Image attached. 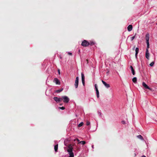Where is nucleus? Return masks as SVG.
Returning <instances> with one entry per match:
<instances>
[{
    "label": "nucleus",
    "instance_id": "22",
    "mask_svg": "<svg viewBox=\"0 0 157 157\" xmlns=\"http://www.w3.org/2000/svg\"><path fill=\"white\" fill-rule=\"evenodd\" d=\"M154 64V62H152L151 63H150V66L152 67L153 66Z\"/></svg>",
    "mask_w": 157,
    "mask_h": 157
},
{
    "label": "nucleus",
    "instance_id": "15",
    "mask_svg": "<svg viewBox=\"0 0 157 157\" xmlns=\"http://www.w3.org/2000/svg\"><path fill=\"white\" fill-rule=\"evenodd\" d=\"M58 149V144H57L55 146L54 150L56 152L57 151Z\"/></svg>",
    "mask_w": 157,
    "mask_h": 157
},
{
    "label": "nucleus",
    "instance_id": "21",
    "mask_svg": "<svg viewBox=\"0 0 157 157\" xmlns=\"http://www.w3.org/2000/svg\"><path fill=\"white\" fill-rule=\"evenodd\" d=\"M63 90V89L58 90H56V93H59Z\"/></svg>",
    "mask_w": 157,
    "mask_h": 157
},
{
    "label": "nucleus",
    "instance_id": "28",
    "mask_svg": "<svg viewBox=\"0 0 157 157\" xmlns=\"http://www.w3.org/2000/svg\"><path fill=\"white\" fill-rule=\"evenodd\" d=\"M121 123L123 124H125V122L124 121H122L121 122Z\"/></svg>",
    "mask_w": 157,
    "mask_h": 157
},
{
    "label": "nucleus",
    "instance_id": "31",
    "mask_svg": "<svg viewBox=\"0 0 157 157\" xmlns=\"http://www.w3.org/2000/svg\"><path fill=\"white\" fill-rule=\"evenodd\" d=\"M77 141H78V143L80 142V140L78 139H77Z\"/></svg>",
    "mask_w": 157,
    "mask_h": 157
},
{
    "label": "nucleus",
    "instance_id": "6",
    "mask_svg": "<svg viewBox=\"0 0 157 157\" xmlns=\"http://www.w3.org/2000/svg\"><path fill=\"white\" fill-rule=\"evenodd\" d=\"M142 85L146 89H148L150 90H152V89L150 88L144 82L142 83Z\"/></svg>",
    "mask_w": 157,
    "mask_h": 157
},
{
    "label": "nucleus",
    "instance_id": "34",
    "mask_svg": "<svg viewBox=\"0 0 157 157\" xmlns=\"http://www.w3.org/2000/svg\"><path fill=\"white\" fill-rule=\"evenodd\" d=\"M136 156V154L135 153H134V156Z\"/></svg>",
    "mask_w": 157,
    "mask_h": 157
},
{
    "label": "nucleus",
    "instance_id": "38",
    "mask_svg": "<svg viewBox=\"0 0 157 157\" xmlns=\"http://www.w3.org/2000/svg\"><path fill=\"white\" fill-rule=\"evenodd\" d=\"M156 24H157V23H156Z\"/></svg>",
    "mask_w": 157,
    "mask_h": 157
},
{
    "label": "nucleus",
    "instance_id": "25",
    "mask_svg": "<svg viewBox=\"0 0 157 157\" xmlns=\"http://www.w3.org/2000/svg\"><path fill=\"white\" fill-rule=\"evenodd\" d=\"M59 109L62 110H63L65 109V108L63 106L62 107H59Z\"/></svg>",
    "mask_w": 157,
    "mask_h": 157
},
{
    "label": "nucleus",
    "instance_id": "8",
    "mask_svg": "<svg viewBox=\"0 0 157 157\" xmlns=\"http://www.w3.org/2000/svg\"><path fill=\"white\" fill-rule=\"evenodd\" d=\"M68 149L67 150V151L69 153L72 152L73 147L71 145H69L68 146Z\"/></svg>",
    "mask_w": 157,
    "mask_h": 157
},
{
    "label": "nucleus",
    "instance_id": "19",
    "mask_svg": "<svg viewBox=\"0 0 157 157\" xmlns=\"http://www.w3.org/2000/svg\"><path fill=\"white\" fill-rule=\"evenodd\" d=\"M83 122H81L78 125V127H80L82 126L83 125Z\"/></svg>",
    "mask_w": 157,
    "mask_h": 157
},
{
    "label": "nucleus",
    "instance_id": "9",
    "mask_svg": "<svg viewBox=\"0 0 157 157\" xmlns=\"http://www.w3.org/2000/svg\"><path fill=\"white\" fill-rule=\"evenodd\" d=\"M102 82L103 83V84L105 85V86L107 88H108L110 87V85L109 84H107L104 81L102 80Z\"/></svg>",
    "mask_w": 157,
    "mask_h": 157
},
{
    "label": "nucleus",
    "instance_id": "7",
    "mask_svg": "<svg viewBox=\"0 0 157 157\" xmlns=\"http://www.w3.org/2000/svg\"><path fill=\"white\" fill-rule=\"evenodd\" d=\"M82 80L83 86L85 85V76L83 73H81Z\"/></svg>",
    "mask_w": 157,
    "mask_h": 157
},
{
    "label": "nucleus",
    "instance_id": "18",
    "mask_svg": "<svg viewBox=\"0 0 157 157\" xmlns=\"http://www.w3.org/2000/svg\"><path fill=\"white\" fill-rule=\"evenodd\" d=\"M86 143V142L84 141H80L78 143V144H81L83 145L85 144Z\"/></svg>",
    "mask_w": 157,
    "mask_h": 157
},
{
    "label": "nucleus",
    "instance_id": "23",
    "mask_svg": "<svg viewBox=\"0 0 157 157\" xmlns=\"http://www.w3.org/2000/svg\"><path fill=\"white\" fill-rule=\"evenodd\" d=\"M89 45H93L94 44V43L93 42H91L90 43H89Z\"/></svg>",
    "mask_w": 157,
    "mask_h": 157
},
{
    "label": "nucleus",
    "instance_id": "16",
    "mask_svg": "<svg viewBox=\"0 0 157 157\" xmlns=\"http://www.w3.org/2000/svg\"><path fill=\"white\" fill-rule=\"evenodd\" d=\"M133 82L134 83H136L137 82V78L136 77H134L132 79Z\"/></svg>",
    "mask_w": 157,
    "mask_h": 157
},
{
    "label": "nucleus",
    "instance_id": "10",
    "mask_svg": "<svg viewBox=\"0 0 157 157\" xmlns=\"http://www.w3.org/2000/svg\"><path fill=\"white\" fill-rule=\"evenodd\" d=\"M53 82L56 83V84L60 85V82L59 80L57 78H55L54 79Z\"/></svg>",
    "mask_w": 157,
    "mask_h": 157
},
{
    "label": "nucleus",
    "instance_id": "2",
    "mask_svg": "<svg viewBox=\"0 0 157 157\" xmlns=\"http://www.w3.org/2000/svg\"><path fill=\"white\" fill-rule=\"evenodd\" d=\"M81 45L84 47L88 46L89 45V42L86 40H84L82 42Z\"/></svg>",
    "mask_w": 157,
    "mask_h": 157
},
{
    "label": "nucleus",
    "instance_id": "20",
    "mask_svg": "<svg viewBox=\"0 0 157 157\" xmlns=\"http://www.w3.org/2000/svg\"><path fill=\"white\" fill-rule=\"evenodd\" d=\"M137 137L139 138V139H140L141 140H143V137H142V136L140 135H138L137 136Z\"/></svg>",
    "mask_w": 157,
    "mask_h": 157
},
{
    "label": "nucleus",
    "instance_id": "30",
    "mask_svg": "<svg viewBox=\"0 0 157 157\" xmlns=\"http://www.w3.org/2000/svg\"><path fill=\"white\" fill-rule=\"evenodd\" d=\"M68 55H72V54L71 53V52H68Z\"/></svg>",
    "mask_w": 157,
    "mask_h": 157
},
{
    "label": "nucleus",
    "instance_id": "33",
    "mask_svg": "<svg viewBox=\"0 0 157 157\" xmlns=\"http://www.w3.org/2000/svg\"><path fill=\"white\" fill-rule=\"evenodd\" d=\"M86 61H87V63H88V60L87 59H86Z\"/></svg>",
    "mask_w": 157,
    "mask_h": 157
},
{
    "label": "nucleus",
    "instance_id": "11",
    "mask_svg": "<svg viewBox=\"0 0 157 157\" xmlns=\"http://www.w3.org/2000/svg\"><path fill=\"white\" fill-rule=\"evenodd\" d=\"M127 29H128V31H131L132 30V25H129L127 28Z\"/></svg>",
    "mask_w": 157,
    "mask_h": 157
},
{
    "label": "nucleus",
    "instance_id": "13",
    "mask_svg": "<svg viewBox=\"0 0 157 157\" xmlns=\"http://www.w3.org/2000/svg\"><path fill=\"white\" fill-rule=\"evenodd\" d=\"M54 100L57 102H60V100L59 99V98L57 97H54L53 98Z\"/></svg>",
    "mask_w": 157,
    "mask_h": 157
},
{
    "label": "nucleus",
    "instance_id": "32",
    "mask_svg": "<svg viewBox=\"0 0 157 157\" xmlns=\"http://www.w3.org/2000/svg\"><path fill=\"white\" fill-rule=\"evenodd\" d=\"M141 157H146L144 155H143Z\"/></svg>",
    "mask_w": 157,
    "mask_h": 157
},
{
    "label": "nucleus",
    "instance_id": "3",
    "mask_svg": "<svg viewBox=\"0 0 157 157\" xmlns=\"http://www.w3.org/2000/svg\"><path fill=\"white\" fill-rule=\"evenodd\" d=\"M63 102L64 103H67L69 101V98L67 96H63Z\"/></svg>",
    "mask_w": 157,
    "mask_h": 157
},
{
    "label": "nucleus",
    "instance_id": "17",
    "mask_svg": "<svg viewBox=\"0 0 157 157\" xmlns=\"http://www.w3.org/2000/svg\"><path fill=\"white\" fill-rule=\"evenodd\" d=\"M69 154L70 155L69 157H74V153L73 152H69Z\"/></svg>",
    "mask_w": 157,
    "mask_h": 157
},
{
    "label": "nucleus",
    "instance_id": "36",
    "mask_svg": "<svg viewBox=\"0 0 157 157\" xmlns=\"http://www.w3.org/2000/svg\"><path fill=\"white\" fill-rule=\"evenodd\" d=\"M60 105H62V104H60Z\"/></svg>",
    "mask_w": 157,
    "mask_h": 157
},
{
    "label": "nucleus",
    "instance_id": "1",
    "mask_svg": "<svg viewBox=\"0 0 157 157\" xmlns=\"http://www.w3.org/2000/svg\"><path fill=\"white\" fill-rule=\"evenodd\" d=\"M149 34L148 33L147 34L145 35L146 40V43L147 44V48L146 49V57L147 59H149V53L148 48H149Z\"/></svg>",
    "mask_w": 157,
    "mask_h": 157
},
{
    "label": "nucleus",
    "instance_id": "24",
    "mask_svg": "<svg viewBox=\"0 0 157 157\" xmlns=\"http://www.w3.org/2000/svg\"><path fill=\"white\" fill-rule=\"evenodd\" d=\"M135 36H133L131 38V41H132L134 40V39L135 38Z\"/></svg>",
    "mask_w": 157,
    "mask_h": 157
},
{
    "label": "nucleus",
    "instance_id": "4",
    "mask_svg": "<svg viewBox=\"0 0 157 157\" xmlns=\"http://www.w3.org/2000/svg\"><path fill=\"white\" fill-rule=\"evenodd\" d=\"M78 77H77L76 78L75 82V86L76 88H77L78 87Z\"/></svg>",
    "mask_w": 157,
    "mask_h": 157
},
{
    "label": "nucleus",
    "instance_id": "37",
    "mask_svg": "<svg viewBox=\"0 0 157 157\" xmlns=\"http://www.w3.org/2000/svg\"><path fill=\"white\" fill-rule=\"evenodd\" d=\"M100 115H101V113H100Z\"/></svg>",
    "mask_w": 157,
    "mask_h": 157
},
{
    "label": "nucleus",
    "instance_id": "26",
    "mask_svg": "<svg viewBox=\"0 0 157 157\" xmlns=\"http://www.w3.org/2000/svg\"><path fill=\"white\" fill-rule=\"evenodd\" d=\"M90 122L88 121H87L86 123V124L87 125H89L90 124Z\"/></svg>",
    "mask_w": 157,
    "mask_h": 157
},
{
    "label": "nucleus",
    "instance_id": "29",
    "mask_svg": "<svg viewBox=\"0 0 157 157\" xmlns=\"http://www.w3.org/2000/svg\"><path fill=\"white\" fill-rule=\"evenodd\" d=\"M58 74L60 75V70L59 69H58Z\"/></svg>",
    "mask_w": 157,
    "mask_h": 157
},
{
    "label": "nucleus",
    "instance_id": "14",
    "mask_svg": "<svg viewBox=\"0 0 157 157\" xmlns=\"http://www.w3.org/2000/svg\"><path fill=\"white\" fill-rule=\"evenodd\" d=\"M130 68L131 69V71H132V73L133 75H134L135 74V72L134 71V70L133 69L132 67V66H130Z\"/></svg>",
    "mask_w": 157,
    "mask_h": 157
},
{
    "label": "nucleus",
    "instance_id": "12",
    "mask_svg": "<svg viewBox=\"0 0 157 157\" xmlns=\"http://www.w3.org/2000/svg\"><path fill=\"white\" fill-rule=\"evenodd\" d=\"M139 49L138 48H136V50H135V51H136L135 56H136V58H137V54H138V52H139Z\"/></svg>",
    "mask_w": 157,
    "mask_h": 157
},
{
    "label": "nucleus",
    "instance_id": "27",
    "mask_svg": "<svg viewBox=\"0 0 157 157\" xmlns=\"http://www.w3.org/2000/svg\"><path fill=\"white\" fill-rule=\"evenodd\" d=\"M59 99L60 100V102L63 99V96H62L61 98H59Z\"/></svg>",
    "mask_w": 157,
    "mask_h": 157
},
{
    "label": "nucleus",
    "instance_id": "35",
    "mask_svg": "<svg viewBox=\"0 0 157 157\" xmlns=\"http://www.w3.org/2000/svg\"><path fill=\"white\" fill-rule=\"evenodd\" d=\"M77 149H78H78H79V148L78 147V148H77Z\"/></svg>",
    "mask_w": 157,
    "mask_h": 157
},
{
    "label": "nucleus",
    "instance_id": "5",
    "mask_svg": "<svg viewBox=\"0 0 157 157\" xmlns=\"http://www.w3.org/2000/svg\"><path fill=\"white\" fill-rule=\"evenodd\" d=\"M94 86L95 87V90H96V92L97 97L98 98L99 97V91H98V88L97 84H95Z\"/></svg>",
    "mask_w": 157,
    "mask_h": 157
}]
</instances>
